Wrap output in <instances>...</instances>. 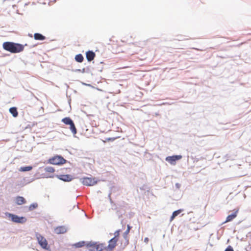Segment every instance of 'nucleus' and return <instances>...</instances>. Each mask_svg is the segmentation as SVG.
<instances>
[{
  "label": "nucleus",
  "mask_w": 251,
  "mask_h": 251,
  "mask_svg": "<svg viewBox=\"0 0 251 251\" xmlns=\"http://www.w3.org/2000/svg\"><path fill=\"white\" fill-rule=\"evenodd\" d=\"M25 46H27V44H25L24 45L20 43L9 41L4 42L2 44L3 49L11 53H17L23 51Z\"/></svg>",
  "instance_id": "nucleus-1"
},
{
  "label": "nucleus",
  "mask_w": 251,
  "mask_h": 251,
  "mask_svg": "<svg viewBox=\"0 0 251 251\" xmlns=\"http://www.w3.org/2000/svg\"><path fill=\"white\" fill-rule=\"evenodd\" d=\"M4 214L6 217L10 219L11 222L15 223L23 224L25 223L27 221L25 217L19 216L13 213L6 212Z\"/></svg>",
  "instance_id": "nucleus-2"
},
{
  "label": "nucleus",
  "mask_w": 251,
  "mask_h": 251,
  "mask_svg": "<svg viewBox=\"0 0 251 251\" xmlns=\"http://www.w3.org/2000/svg\"><path fill=\"white\" fill-rule=\"evenodd\" d=\"M67 162L68 161L61 155H56L53 156L50 158L48 161L49 163L56 165H63Z\"/></svg>",
  "instance_id": "nucleus-3"
},
{
  "label": "nucleus",
  "mask_w": 251,
  "mask_h": 251,
  "mask_svg": "<svg viewBox=\"0 0 251 251\" xmlns=\"http://www.w3.org/2000/svg\"><path fill=\"white\" fill-rule=\"evenodd\" d=\"M86 247L94 248H95V251H102L103 249H106V247L104 246L103 244L92 241L87 242Z\"/></svg>",
  "instance_id": "nucleus-4"
},
{
  "label": "nucleus",
  "mask_w": 251,
  "mask_h": 251,
  "mask_svg": "<svg viewBox=\"0 0 251 251\" xmlns=\"http://www.w3.org/2000/svg\"><path fill=\"white\" fill-rule=\"evenodd\" d=\"M36 236L38 243L41 248L45 250H49L50 247L49 246L48 243L46 239L38 233H36Z\"/></svg>",
  "instance_id": "nucleus-5"
},
{
  "label": "nucleus",
  "mask_w": 251,
  "mask_h": 251,
  "mask_svg": "<svg viewBox=\"0 0 251 251\" xmlns=\"http://www.w3.org/2000/svg\"><path fill=\"white\" fill-rule=\"evenodd\" d=\"M80 180L81 183L86 186H92L96 184L97 182V180H96V178L95 177H84L83 178H81Z\"/></svg>",
  "instance_id": "nucleus-6"
},
{
  "label": "nucleus",
  "mask_w": 251,
  "mask_h": 251,
  "mask_svg": "<svg viewBox=\"0 0 251 251\" xmlns=\"http://www.w3.org/2000/svg\"><path fill=\"white\" fill-rule=\"evenodd\" d=\"M182 158L181 155H174L172 156H168L166 157V161L170 163L172 165H175L176 161Z\"/></svg>",
  "instance_id": "nucleus-7"
},
{
  "label": "nucleus",
  "mask_w": 251,
  "mask_h": 251,
  "mask_svg": "<svg viewBox=\"0 0 251 251\" xmlns=\"http://www.w3.org/2000/svg\"><path fill=\"white\" fill-rule=\"evenodd\" d=\"M55 176L59 180L67 182L71 181L74 178L73 176L70 174L56 175Z\"/></svg>",
  "instance_id": "nucleus-8"
},
{
  "label": "nucleus",
  "mask_w": 251,
  "mask_h": 251,
  "mask_svg": "<svg viewBox=\"0 0 251 251\" xmlns=\"http://www.w3.org/2000/svg\"><path fill=\"white\" fill-rule=\"evenodd\" d=\"M118 241L117 239L115 238H112L108 241V245L107 247H106V249L109 250L110 251H112L116 246L117 242Z\"/></svg>",
  "instance_id": "nucleus-9"
},
{
  "label": "nucleus",
  "mask_w": 251,
  "mask_h": 251,
  "mask_svg": "<svg viewBox=\"0 0 251 251\" xmlns=\"http://www.w3.org/2000/svg\"><path fill=\"white\" fill-rule=\"evenodd\" d=\"M68 230L67 226H61L56 227L54 229V232L57 234H64L66 233Z\"/></svg>",
  "instance_id": "nucleus-10"
},
{
  "label": "nucleus",
  "mask_w": 251,
  "mask_h": 251,
  "mask_svg": "<svg viewBox=\"0 0 251 251\" xmlns=\"http://www.w3.org/2000/svg\"><path fill=\"white\" fill-rule=\"evenodd\" d=\"M96 56V53L93 50H89L86 52V57L88 62L93 60Z\"/></svg>",
  "instance_id": "nucleus-11"
},
{
  "label": "nucleus",
  "mask_w": 251,
  "mask_h": 251,
  "mask_svg": "<svg viewBox=\"0 0 251 251\" xmlns=\"http://www.w3.org/2000/svg\"><path fill=\"white\" fill-rule=\"evenodd\" d=\"M15 202L17 205H22L26 202V200L22 196H17L15 199Z\"/></svg>",
  "instance_id": "nucleus-12"
},
{
  "label": "nucleus",
  "mask_w": 251,
  "mask_h": 251,
  "mask_svg": "<svg viewBox=\"0 0 251 251\" xmlns=\"http://www.w3.org/2000/svg\"><path fill=\"white\" fill-rule=\"evenodd\" d=\"M238 210H237L234 212L231 213V214H229L226 217V220L224 223L226 222H229L232 221L234 218H235L237 216V213L238 212Z\"/></svg>",
  "instance_id": "nucleus-13"
},
{
  "label": "nucleus",
  "mask_w": 251,
  "mask_h": 251,
  "mask_svg": "<svg viewBox=\"0 0 251 251\" xmlns=\"http://www.w3.org/2000/svg\"><path fill=\"white\" fill-rule=\"evenodd\" d=\"M34 38L36 40L44 41L46 37L40 33H35L34 34Z\"/></svg>",
  "instance_id": "nucleus-14"
},
{
  "label": "nucleus",
  "mask_w": 251,
  "mask_h": 251,
  "mask_svg": "<svg viewBox=\"0 0 251 251\" xmlns=\"http://www.w3.org/2000/svg\"><path fill=\"white\" fill-rule=\"evenodd\" d=\"M9 111L14 118H16L18 116L17 108L16 107H10L9 109Z\"/></svg>",
  "instance_id": "nucleus-15"
},
{
  "label": "nucleus",
  "mask_w": 251,
  "mask_h": 251,
  "mask_svg": "<svg viewBox=\"0 0 251 251\" xmlns=\"http://www.w3.org/2000/svg\"><path fill=\"white\" fill-rule=\"evenodd\" d=\"M183 211V209H179L174 211L172 213V216L170 217V221H173L177 216L180 214Z\"/></svg>",
  "instance_id": "nucleus-16"
},
{
  "label": "nucleus",
  "mask_w": 251,
  "mask_h": 251,
  "mask_svg": "<svg viewBox=\"0 0 251 251\" xmlns=\"http://www.w3.org/2000/svg\"><path fill=\"white\" fill-rule=\"evenodd\" d=\"M33 168L32 166H22L19 169V171L22 172H25L31 171Z\"/></svg>",
  "instance_id": "nucleus-17"
},
{
  "label": "nucleus",
  "mask_w": 251,
  "mask_h": 251,
  "mask_svg": "<svg viewBox=\"0 0 251 251\" xmlns=\"http://www.w3.org/2000/svg\"><path fill=\"white\" fill-rule=\"evenodd\" d=\"M61 122L65 124L66 125H70L72 124L74 121L73 120L69 117H66L63 118L61 120Z\"/></svg>",
  "instance_id": "nucleus-18"
},
{
  "label": "nucleus",
  "mask_w": 251,
  "mask_h": 251,
  "mask_svg": "<svg viewBox=\"0 0 251 251\" xmlns=\"http://www.w3.org/2000/svg\"><path fill=\"white\" fill-rule=\"evenodd\" d=\"M87 243V242H86L84 241H79L78 242H77V243L74 244L73 246L75 248H80L84 246H86Z\"/></svg>",
  "instance_id": "nucleus-19"
},
{
  "label": "nucleus",
  "mask_w": 251,
  "mask_h": 251,
  "mask_svg": "<svg viewBox=\"0 0 251 251\" xmlns=\"http://www.w3.org/2000/svg\"><path fill=\"white\" fill-rule=\"evenodd\" d=\"M75 59L77 62L81 63L84 60V57L82 54L79 53L75 56Z\"/></svg>",
  "instance_id": "nucleus-20"
},
{
  "label": "nucleus",
  "mask_w": 251,
  "mask_h": 251,
  "mask_svg": "<svg viewBox=\"0 0 251 251\" xmlns=\"http://www.w3.org/2000/svg\"><path fill=\"white\" fill-rule=\"evenodd\" d=\"M69 126H70L69 128H70V130L71 131V132L73 134V135H75L77 133V129L75 127V125L74 122H73V123H72V124H70Z\"/></svg>",
  "instance_id": "nucleus-21"
},
{
  "label": "nucleus",
  "mask_w": 251,
  "mask_h": 251,
  "mask_svg": "<svg viewBox=\"0 0 251 251\" xmlns=\"http://www.w3.org/2000/svg\"><path fill=\"white\" fill-rule=\"evenodd\" d=\"M72 71L73 72H78V73H90V70L89 69H85V68H83L82 69H75V70H72Z\"/></svg>",
  "instance_id": "nucleus-22"
},
{
  "label": "nucleus",
  "mask_w": 251,
  "mask_h": 251,
  "mask_svg": "<svg viewBox=\"0 0 251 251\" xmlns=\"http://www.w3.org/2000/svg\"><path fill=\"white\" fill-rule=\"evenodd\" d=\"M16 185L19 186V187H22L26 185L25 183L24 179L23 178L22 179L17 180L16 182Z\"/></svg>",
  "instance_id": "nucleus-23"
},
{
  "label": "nucleus",
  "mask_w": 251,
  "mask_h": 251,
  "mask_svg": "<svg viewBox=\"0 0 251 251\" xmlns=\"http://www.w3.org/2000/svg\"><path fill=\"white\" fill-rule=\"evenodd\" d=\"M24 180L25 185L30 183V182L33 181L35 180L34 178H30L28 177H25L23 178Z\"/></svg>",
  "instance_id": "nucleus-24"
},
{
  "label": "nucleus",
  "mask_w": 251,
  "mask_h": 251,
  "mask_svg": "<svg viewBox=\"0 0 251 251\" xmlns=\"http://www.w3.org/2000/svg\"><path fill=\"white\" fill-rule=\"evenodd\" d=\"M44 170L46 172L48 173H53L55 171L54 168L51 166H47L44 168Z\"/></svg>",
  "instance_id": "nucleus-25"
},
{
  "label": "nucleus",
  "mask_w": 251,
  "mask_h": 251,
  "mask_svg": "<svg viewBox=\"0 0 251 251\" xmlns=\"http://www.w3.org/2000/svg\"><path fill=\"white\" fill-rule=\"evenodd\" d=\"M131 228V226H130L129 225H128L127 226L126 230L123 233V237H124V238H126L127 237V235L129 233V231H130Z\"/></svg>",
  "instance_id": "nucleus-26"
},
{
  "label": "nucleus",
  "mask_w": 251,
  "mask_h": 251,
  "mask_svg": "<svg viewBox=\"0 0 251 251\" xmlns=\"http://www.w3.org/2000/svg\"><path fill=\"white\" fill-rule=\"evenodd\" d=\"M38 207V204L37 203H31L29 206V207H28V210L29 211H32L33 210L37 208Z\"/></svg>",
  "instance_id": "nucleus-27"
},
{
  "label": "nucleus",
  "mask_w": 251,
  "mask_h": 251,
  "mask_svg": "<svg viewBox=\"0 0 251 251\" xmlns=\"http://www.w3.org/2000/svg\"><path fill=\"white\" fill-rule=\"evenodd\" d=\"M124 211L121 210V209H119V208L116 210V214L119 219L122 217V215L124 214Z\"/></svg>",
  "instance_id": "nucleus-28"
},
{
  "label": "nucleus",
  "mask_w": 251,
  "mask_h": 251,
  "mask_svg": "<svg viewBox=\"0 0 251 251\" xmlns=\"http://www.w3.org/2000/svg\"><path fill=\"white\" fill-rule=\"evenodd\" d=\"M103 62H100V63L98 64V66L97 67L98 71L100 72H101L102 71L103 69Z\"/></svg>",
  "instance_id": "nucleus-29"
},
{
  "label": "nucleus",
  "mask_w": 251,
  "mask_h": 251,
  "mask_svg": "<svg viewBox=\"0 0 251 251\" xmlns=\"http://www.w3.org/2000/svg\"><path fill=\"white\" fill-rule=\"evenodd\" d=\"M120 231V229L117 230L114 233V236L113 237V238H116L117 239V240H118Z\"/></svg>",
  "instance_id": "nucleus-30"
},
{
  "label": "nucleus",
  "mask_w": 251,
  "mask_h": 251,
  "mask_svg": "<svg viewBox=\"0 0 251 251\" xmlns=\"http://www.w3.org/2000/svg\"><path fill=\"white\" fill-rule=\"evenodd\" d=\"M124 248H125L129 244V240L127 237L124 238Z\"/></svg>",
  "instance_id": "nucleus-31"
},
{
  "label": "nucleus",
  "mask_w": 251,
  "mask_h": 251,
  "mask_svg": "<svg viewBox=\"0 0 251 251\" xmlns=\"http://www.w3.org/2000/svg\"><path fill=\"white\" fill-rule=\"evenodd\" d=\"M225 251H234L233 248L229 245L225 250Z\"/></svg>",
  "instance_id": "nucleus-32"
},
{
  "label": "nucleus",
  "mask_w": 251,
  "mask_h": 251,
  "mask_svg": "<svg viewBox=\"0 0 251 251\" xmlns=\"http://www.w3.org/2000/svg\"><path fill=\"white\" fill-rule=\"evenodd\" d=\"M111 209L112 210H117L118 209V208L117 207V205L115 203H113L111 204Z\"/></svg>",
  "instance_id": "nucleus-33"
},
{
  "label": "nucleus",
  "mask_w": 251,
  "mask_h": 251,
  "mask_svg": "<svg viewBox=\"0 0 251 251\" xmlns=\"http://www.w3.org/2000/svg\"><path fill=\"white\" fill-rule=\"evenodd\" d=\"M115 138H112V137H109V138H106V141H111V142L114 141L115 140Z\"/></svg>",
  "instance_id": "nucleus-34"
},
{
  "label": "nucleus",
  "mask_w": 251,
  "mask_h": 251,
  "mask_svg": "<svg viewBox=\"0 0 251 251\" xmlns=\"http://www.w3.org/2000/svg\"><path fill=\"white\" fill-rule=\"evenodd\" d=\"M181 187V184L179 183H176L175 184V187L177 189H179Z\"/></svg>",
  "instance_id": "nucleus-35"
},
{
  "label": "nucleus",
  "mask_w": 251,
  "mask_h": 251,
  "mask_svg": "<svg viewBox=\"0 0 251 251\" xmlns=\"http://www.w3.org/2000/svg\"><path fill=\"white\" fill-rule=\"evenodd\" d=\"M108 197H109V200H110V202L111 203V204L113 203L114 202H113V201H112V199L110 198V194H109Z\"/></svg>",
  "instance_id": "nucleus-36"
},
{
  "label": "nucleus",
  "mask_w": 251,
  "mask_h": 251,
  "mask_svg": "<svg viewBox=\"0 0 251 251\" xmlns=\"http://www.w3.org/2000/svg\"><path fill=\"white\" fill-rule=\"evenodd\" d=\"M148 240H149L148 238L146 237V238H145V240H144V241H145V242L148 241Z\"/></svg>",
  "instance_id": "nucleus-37"
},
{
  "label": "nucleus",
  "mask_w": 251,
  "mask_h": 251,
  "mask_svg": "<svg viewBox=\"0 0 251 251\" xmlns=\"http://www.w3.org/2000/svg\"><path fill=\"white\" fill-rule=\"evenodd\" d=\"M71 99H70L68 100V102H69V104L70 105H71Z\"/></svg>",
  "instance_id": "nucleus-38"
},
{
  "label": "nucleus",
  "mask_w": 251,
  "mask_h": 251,
  "mask_svg": "<svg viewBox=\"0 0 251 251\" xmlns=\"http://www.w3.org/2000/svg\"><path fill=\"white\" fill-rule=\"evenodd\" d=\"M154 115H155L156 116H158V115H159V113H158L156 112V113H154Z\"/></svg>",
  "instance_id": "nucleus-39"
},
{
  "label": "nucleus",
  "mask_w": 251,
  "mask_h": 251,
  "mask_svg": "<svg viewBox=\"0 0 251 251\" xmlns=\"http://www.w3.org/2000/svg\"><path fill=\"white\" fill-rule=\"evenodd\" d=\"M28 36H30V37H32V35L31 34H28Z\"/></svg>",
  "instance_id": "nucleus-40"
},
{
  "label": "nucleus",
  "mask_w": 251,
  "mask_h": 251,
  "mask_svg": "<svg viewBox=\"0 0 251 251\" xmlns=\"http://www.w3.org/2000/svg\"><path fill=\"white\" fill-rule=\"evenodd\" d=\"M53 177V176H50V177Z\"/></svg>",
  "instance_id": "nucleus-41"
}]
</instances>
